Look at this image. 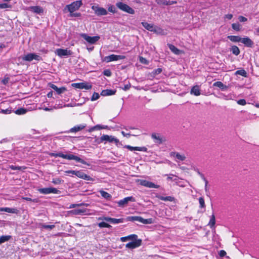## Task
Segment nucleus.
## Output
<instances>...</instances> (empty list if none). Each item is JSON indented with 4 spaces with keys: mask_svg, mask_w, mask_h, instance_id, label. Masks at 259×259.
I'll return each mask as SVG.
<instances>
[{
    "mask_svg": "<svg viewBox=\"0 0 259 259\" xmlns=\"http://www.w3.org/2000/svg\"><path fill=\"white\" fill-rule=\"evenodd\" d=\"M29 9L36 14H41L44 12L43 9L40 6H31L29 7Z\"/></svg>",
    "mask_w": 259,
    "mask_h": 259,
    "instance_id": "nucleus-19",
    "label": "nucleus"
},
{
    "mask_svg": "<svg viewBox=\"0 0 259 259\" xmlns=\"http://www.w3.org/2000/svg\"><path fill=\"white\" fill-rule=\"evenodd\" d=\"M213 87H218L220 89H221L222 91H225L227 90L228 88V87L224 84L221 81H217L213 83Z\"/></svg>",
    "mask_w": 259,
    "mask_h": 259,
    "instance_id": "nucleus-24",
    "label": "nucleus"
},
{
    "mask_svg": "<svg viewBox=\"0 0 259 259\" xmlns=\"http://www.w3.org/2000/svg\"><path fill=\"white\" fill-rule=\"evenodd\" d=\"M138 182L142 186H145L147 188H159L160 187L159 185H156L153 183L147 181L146 180H138Z\"/></svg>",
    "mask_w": 259,
    "mask_h": 259,
    "instance_id": "nucleus-9",
    "label": "nucleus"
},
{
    "mask_svg": "<svg viewBox=\"0 0 259 259\" xmlns=\"http://www.w3.org/2000/svg\"><path fill=\"white\" fill-rule=\"evenodd\" d=\"M215 223V217L213 214H212L210 219V221H209V222L208 225H209L210 226V227L211 228H212L213 227H214Z\"/></svg>",
    "mask_w": 259,
    "mask_h": 259,
    "instance_id": "nucleus-37",
    "label": "nucleus"
},
{
    "mask_svg": "<svg viewBox=\"0 0 259 259\" xmlns=\"http://www.w3.org/2000/svg\"><path fill=\"white\" fill-rule=\"evenodd\" d=\"M10 235H3L0 237V244L9 241L11 238Z\"/></svg>",
    "mask_w": 259,
    "mask_h": 259,
    "instance_id": "nucleus-32",
    "label": "nucleus"
},
{
    "mask_svg": "<svg viewBox=\"0 0 259 259\" xmlns=\"http://www.w3.org/2000/svg\"><path fill=\"white\" fill-rule=\"evenodd\" d=\"M157 4L161 5H171V3L168 2L165 0H158Z\"/></svg>",
    "mask_w": 259,
    "mask_h": 259,
    "instance_id": "nucleus-43",
    "label": "nucleus"
},
{
    "mask_svg": "<svg viewBox=\"0 0 259 259\" xmlns=\"http://www.w3.org/2000/svg\"><path fill=\"white\" fill-rule=\"evenodd\" d=\"M152 32L158 34H163V30L160 27L155 26H154Z\"/></svg>",
    "mask_w": 259,
    "mask_h": 259,
    "instance_id": "nucleus-36",
    "label": "nucleus"
},
{
    "mask_svg": "<svg viewBox=\"0 0 259 259\" xmlns=\"http://www.w3.org/2000/svg\"><path fill=\"white\" fill-rule=\"evenodd\" d=\"M141 24H142V26L147 30H148L150 31H151V32L153 31V28L155 26L153 24H149V23H148L147 22H142L141 23Z\"/></svg>",
    "mask_w": 259,
    "mask_h": 259,
    "instance_id": "nucleus-27",
    "label": "nucleus"
},
{
    "mask_svg": "<svg viewBox=\"0 0 259 259\" xmlns=\"http://www.w3.org/2000/svg\"><path fill=\"white\" fill-rule=\"evenodd\" d=\"M108 11L110 12H112L113 13H114L116 12V9H115V7H114V6L113 5H111L109 6V7L108 8Z\"/></svg>",
    "mask_w": 259,
    "mask_h": 259,
    "instance_id": "nucleus-52",
    "label": "nucleus"
},
{
    "mask_svg": "<svg viewBox=\"0 0 259 259\" xmlns=\"http://www.w3.org/2000/svg\"><path fill=\"white\" fill-rule=\"evenodd\" d=\"M151 137L153 139L155 140V142H157L159 144H161L164 141L162 138L161 137L159 134L156 133H153L151 135Z\"/></svg>",
    "mask_w": 259,
    "mask_h": 259,
    "instance_id": "nucleus-23",
    "label": "nucleus"
},
{
    "mask_svg": "<svg viewBox=\"0 0 259 259\" xmlns=\"http://www.w3.org/2000/svg\"><path fill=\"white\" fill-rule=\"evenodd\" d=\"M124 147L128 149V150H130L131 151H134V150H135V147H132L130 145H125Z\"/></svg>",
    "mask_w": 259,
    "mask_h": 259,
    "instance_id": "nucleus-58",
    "label": "nucleus"
},
{
    "mask_svg": "<svg viewBox=\"0 0 259 259\" xmlns=\"http://www.w3.org/2000/svg\"><path fill=\"white\" fill-rule=\"evenodd\" d=\"M71 85L76 89H79L90 90L92 88V85L87 82L73 83H72Z\"/></svg>",
    "mask_w": 259,
    "mask_h": 259,
    "instance_id": "nucleus-6",
    "label": "nucleus"
},
{
    "mask_svg": "<svg viewBox=\"0 0 259 259\" xmlns=\"http://www.w3.org/2000/svg\"><path fill=\"white\" fill-rule=\"evenodd\" d=\"M191 94H193L195 96H198L200 95V87L199 86L196 85L194 86L190 92Z\"/></svg>",
    "mask_w": 259,
    "mask_h": 259,
    "instance_id": "nucleus-25",
    "label": "nucleus"
},
{
    "mask_svg": "<svg viewBox=\"0 0 259 259\" xmlns=\"http://www.w3.org/2000/svg\"><path fill=\"white\" fill-rule=\"evenodd\" d=\"M121 134L124 136V137H126L127 138L130 137L132 135L130 133H125L123 131H122L121 132Z\"/></svg>",
    "mask_w": 259,
    "mask_h": 259,
    "instance_id": "nucleus-62",
    "label": "nucleus"
},
{
    "mask_svg": "<svg viewBox=\"0 0 259 259\" xmlns=\"http://www.w3.org/2000/svg\"><path fill=\"white\" fill-rule=\"evenodd\" d=\"M100 192V194H101V195L104 197V198L107 199V200H109L111 198L112 196L111 195L107 193V192L105 191H103V190H100L99 191Z\"/></svg>",
    "mask_w": 259,
    "mask_h": 259,
    "instance_id": "nucleus-31",
    "label": "nucleus"
},
{
    "mask_svg": "<svg viewBox=\"0 0 259 259\" xmlns=\"http://www.w3.org/2000/svg\"><path fill=\"white\" fill-rule=\"evenodd\" d=\"M100 97V96H99V94L97 93H94L93 95H92V97L91 98V100L92 101H95V100H97V99H98Z\"/></svg>",
    "mask_w": 259,
    "mask_h": 259,
    "instance_id": "nucleus-47",
    "label": "nucleus"
},
{
    "mask_svg": "<svg viewBox=\"0 0 259 259\" xmlns=\"http://www.w3.org/2000/svg\"><path fill=\"white\" fill-rule=\"evenodd\" d=\"M199 176L201 177V179L204 181L205 183L208 184V181L205 178L203 174L201 173V174H200Z\"/></svg>",
    "mask_w": 259,
    "mask_h": 259,
    "instance_id": "nucleus-59",
    "label": "nucleus"
},
{
    "mask_svg": "<svg viewBox=\"0 0 259 259\" xmlns=\"http://www.w3.org/2000/svg\"><path fill=\"white\" fill-rule=\"evenodd\" d=\"M235 74H236L240 75H241L242 76H244V77H246L247 73H246V71L245 70L241 69V70H237L235 72Z\"/></svg>",
    "mask_w": 259,
    "mask_h": 259,
    "instance_id": "nucleus-39",
    "label": "nucleus"
},
{
    "mask_svg": "<svg viewBox=\"0 0 259 259\" xmlns=\"http://www.w3.org/2000/svg\"><path fill=\"white\" fill-rule=\"evenodd\" d=\"M116 93L115 90L110 89H106L103 90L101 93V95L102 96H111L114 95Z\"/></svg>",
    "mask_w": 259,
    "mask_h": 259,
    "instance_id": "nucleus-20",
    "label": "nucleus"
},
{
    "mask_svg": "<svg viewBox=\"0 0 259 259\" xmlns=\"http://www.w3.org/2000/svg\"><path fill=\"white\" fill-rule=\"evenodd\" d=\"M86 126L85 124H80L74 126L70 130L71 133H76L83 130Z\"/></svg>",
    "mask_w": 259,
    "mask_h": 259,
    "instance_id": "nucleus-21",
    "label": "nucleus"
},
{
    "mask_svg": "<svg viewBox=\"0 0 259 259\" xmlns=\"http://www.w3.org/2000/svg\"><path fill=\"white\" fill-rule=\"evenodd\" d=\"M51 87L55 91H56L58 94H61L66 90V88L64 87L59 88L56 85L53 84H51Z\"/></svg>",
    "mask_w": 259,
    "mask_h": 259,
    "instance_id": "nucleus-26",
    "label": "nucleus"
},
{
    "mask_svg": "<svg viewBox=\"0 0 259 259\" xmlns=\"http://www.w3.org/2000/svg\"><path fill=\"white\" fill-rule=\"evenodd\" d=\"M139 61L141 63L147 65L149 63L148 60H147L145 58L141 56L139 57Z\"/></svg>",
    "mask_w": 259,
    "mask_h": 259,
    "instance_id": "nucleus-46",
    "label": "nucleus"
},
{
    "mask_svg": "<svg viewBox=\"0 0 259 259\" xmlns=\"http://www.w3.org/2000/svg\"><path fill=\"white\" fill-rule=\"evenodd\" d=\"M63 182V181L61 180L60 178L53 179L52 180V183L55 185L60 184Z\"/></svg>",
    "mask_w": 259,
    "mask_h": 259,
    "instance_id": "nucleus-42",
    "label": "nucleus"
},
{
    "mask_svg": "<svg viewBox=\"0 0 259 259\" xmlns=\"http://www.w3.org/2000/svg\"><path fill=\"white\" fill-rule=\"evenodd\" d=\"M0 211H6L9 213L17 214L19 210L17 208L9 207H0Z\"/></svg>",
    "mask_w": 259,
    "mask_h": 259,
    "instance_id": "nucleus-18",
    "label": "nucleus"
},
{
    "mask_svg": "<svg viewBox=\"0 0 259 259\" xmlns=\"http://www.w3.org/2000/svg\"><path fill=\"white\" fill-rule=\"evenodd\" d=\"M98 226L100 228H108L111 227V226L104 222H100L98 224Z\"/></svg>",
    "mask_w": 259,
    "mask_h": 259,
    "instance_id": "nucleus-38",
    "label": "nucleus"
},
{
    "mask_svg": "<svg viewBox=\"0 0 259 259\" xmlns=\"http://www.w3.org/2000/svg\"><path fill=\"white\" fill-rule=\"evenodd\" d=\"M51 156H53L55 157H60L61 158H63L64 159H66L68 160H74L77 162H80L83 164H86L88 165H90L89 163H88L86 161H85L84 160L82 159L81 158H79V157L75 156L74 155H73L72 154H64L61 152L59 153H51L49 154Z\"/></svg>",
    "mask_w": 259,
    "mask_h": 259,
    "instance_id": "nucleus-1",
    "label": "nucleus"
},
{
    "mask_svg": "<svg viewBox=\"0 0 259 259\" xmlns=\"http://www.w3.org/2000/svg\"><path fill=\"white\" fill-rule=\"evenodd\" d=\"M92 9L94 10L95 14L97 16H104L107 14V10L102 7L97 6H93Z\"/></svg>",
    "mask_w": 259,
    "mask_h": 259,
    "instance_id": "nucleus-11",
    "label": "nucleus"
},
{
    "mask_svg": "<svg viewBox=\"0 0 259 259\" xmlns=\"http://www.w3.org/2000/svg\"><path fill=\"white\" fill-rule=\"evenodd\" d=\"M199 176L201 177V179L204 181L205 183L208 184V181L205 178L203 174L201 173V174H200Z\"/></svg>",
    "mask_w": 259,
    "mask_h": 259,
    "instance_id": "nucleus-60",
    "label": "nucleus"
},
{
    "mask_svg": "<svg viewBox=\"0 0 259 259\" xmlns=\"http://www.w3.org/2000/svg\"><path fill=\"white\" fill-rule=\"evenodd\" d=\"M85 212V209H75L71 211V212L75 215H81L84 214Z\"/></svg>",
    "mask_w": 259,
    "mask_h": 259,
    "instance_id": "nucleus-28",
    "label": "nucleus"
},
{
    "mask_svg": "<svg viewBox=\"0 0 259 259\" xmlns=\"http://www.w3.org/2000/svg\"><path fill=\"white\" fill-rule=\"evenodd\" d=\"M135 150L140 151H146L147 148L145 147H135Z\"/></svg>",
    "mask_w": 259,
    "mask_h": 259,
    "instance_id": "nucleus-50",
    "label": "nucleus"
},
{
    "mask_svg": "<svg viewBox=\"0 0 259 259\" xmlns=\"http://www.w3.org/2000/svg\"><path fill=\"white\" fill-rule=\"evenodd\" d=\"M69 16L70 17H80L81 16V14L79 13H74L73 12H70Z\"/></svg>",
    "mask_w": 259,
    "mask_h": 259,
    "instance_id": "nucleus-54",
    "label": "nucleus"
},
{
    "mask_svg": "<svg viewBox=\"0 0 259 259\" xmlns=\"http://www.w3.org/2000/svg\"><path fill=\"white\" fill-rule=\"evenodd\" d=\"M12 6L7 3H2L0 4V9H7V8H11Z\"/></svg>",
    "mask_w": 259,
    "mask_h": 259,
    "instance_id": "nucleus-41",
    "label": "nucleus"
},
{
    "mask_svg": "<svg viewBox=\"0 0 259 259\" xmlns=\"http://www.w3.org/2000/svg\"><path fill=\"white\" fill-rule=\"evenodd\" d=\"M171 156L176 157L178 159L181 161H184L186 159V156L184 154H180L179 153L172 152L170 154Z\"/></svg>",
    "mask_w": 259,
    "mask_h": 259,
    "instance_id": "nucleus-22",
    "label": "nucleus"
},
{
    "mask_svg": "<svg viewBox=\"0 0 259 259\" xmlns=\"http://www.w3.org/2000/svg\"><path fill=\"white\" fill-rule=\"evenodd\" d=\"M233 53L235 55H238L240 53V50H232Z\"/></svg>",
    "mask_w": 259,
    "mask_h": 259,
    "instance_id": "nucleus-64",
    "label": "nucleus"
},
{
    "mask_svg": "<svg viewBox=\"0 0 259 259\" xmlns=\"http://www.w3.org/2000/svg\"><path fill=\"white\" fill-rule=\"evenodd\" d=\"M199 203L200 204V207L201 208H204L205 207V204L204 202V199L203 197H200L199 198Z\"/></svg>",
    "mask_w": 259,
    "mask_h": 259,
    "instance_id": "nucleus-40",
    "label": "nucleus"
},
{
    "mask_svg": "<svg viewBox=\"0 0 259 259\" xmlns=\"http://www.w3.org/2000/svg\"><path fill=\"white\" fill-rule=\"evenodd\" d=\"M55 53L61 58L64 56H70L72 54L70 50H56Z\"/></svg>",
    "mask_w": 259,
    "mask_h": 259,
    "instance_id": "nucleus-12",
    "label": "nucleus"
},
{
    "mask_svg": "<svg viewBox=\"0 0 259 259\" xmlns=\"http://www.w3.org/2000/svg\"><path fill=\"white\" fill-rule=\"evenodd\" d=\"M171 51L174 54L177 55H181L184 53L182 50H171Z\"/></svg>",
    "mask_w": 259,
    "mask_h": 259,
    "instance_id": "nucleus-45",
    "label": "nucleus"
},
{
    "mask_svg": "<svg viewBox=\"0 0 259 259\" xmlns=\"http://www.w3.org/2000/svg\"><path fill=\"white\" fill-rule=\"evenodd\" d=\"M156 197H157V198H158L160 200H163V201H171H171H174V200H175L174 197H171V196L164 197V196H162L158 195V196H157Z\"/></svg>",
    "mask_w": 259,
    "mask_h": 259,
    "instance_id": "nucleus-30",
    "label": "nucleus"
},
{
    "mask_svg": "<svg viewBox=\"0 0 259 259\" xmlns=\"http://www.w3.org/2000/svg\"><path fill=\"white\" fill-rule=\"evenodd\" d=\"M241 42L244 44L246 47L252 48L253 47V42L248 37L242 38Z\"/></svg>",
    "mask_w": 259,
    "mask_h": 259,
    "instance_id": "nucleus-17",
    "label": "nucleus"
},
{
    "mask_svg": "<svg viewBox=\"0 0 259 259\" xmlns=\"http://www.w3.org/2000/svg\"><path fill=\"white\" fill-rule=\"evenodd\" d=\"M142 241L141 239H138L135 241L127 243L125 245L126 248L130 249H134L140 246L141 245Z\"/></svg>",
    "mask_w": 259,
    "mask_h": 259,
    "instance_id": "nucleus-15",
    "label": "nucleus"
},
{
    "mask_svg": "<svg viewBox=\"0 0 259 259\" xmlns=\"http://www.w3.org/2000/svg\"><path fill=\"white\" fill-rule=\"evenodd\" d=\"M9 78L8 77L5 78L2 80V82L4 84H6L8 83Z\"/></svg>",
    "mask_w": 259,
    "mask_h": 259,
    "instance_id": "nucleus-61",
    "label": "nucleus"
},
{
    "mask_svg": "<svg viewBox=\"0 0 259 259\" xmlns=\"http://www.w3.org/2000/svg\"><path fill=\"white\" fill-rule=\"evenodd\" d=\"M108 141L110 143L114 142L118 144L119 143V141L118 139L115 138L114 137L112 136H109L107 135H103L100 139L99 141H98V143H102L103 141Z\"/></svg>",
    "mask_w": 259,
    "mask_h": 259,
    "instance_id": "nucleus-5",
    "label": "nucleus"
},
{
    "mask_svg": "<svg viewBox=\"0 0 259 259\" xmlns=\"http://www.w3.org/2000/svg\"><path fill=\"white\" fill-rule=\"evenodd\" d=\"M130 87H131V84H125V85H124V88H123V89L124 91H127V90L130 89Z\"/></svg>",
    "mask_w": 259,
    "mask_h": 259,
    "instance_id": "nucleus-63",
    "label": "nucleus"
},
{
    "mask_svg": "<svg viewBox=\"0 0 259 259\" xmlns=\"http://www.w3.org/2000/svg\"><path fill=\"white\" fill-rule=\"evenodd\" d=\"M226 255V252L224 250H221L219 252V255L221 257H224Z\"/></svg>",
    "mask_w": 259,
    "mask_h": 259,
    "instance_id": "nucleus-55",
    "label": "nucleus"
},
{
    "mask_svg": "<svg viewBox=\"0 0 259 259\" xmlns=\"http://www.w3.org/2000/svg\"><path fill=\"white\" fill-rule=\"evenodd\" d=\"M124 58H125V56H122V55H116L112 54V55H109L108 56H106L104 58L103 60H104V61H105L107 63H108V62H110L111 61L121 60V59H124Z\"/></svg>",
    "mask_w": 259,
    "mask_h": 259,
    "instance_id": "nucleus-10",
    "label": "nucleus"
},
{
    "mask_svg": "<svg viewBox=\"0 0 259 259\" xmlns=\"http://www.w3.org/2000/svg\"><path fill=\"white\" fill-rule=\"evenodd\" d=\"M27 112V110L24 108H20L14 111L17 115L24 114Z\"/></svg>",
    "mask_w": 259,
    "mask_h": 259,
    "instance_id": "nucleus-33",
    "label": "nucleus"
},
{
    "mask_svg": "<svg viewBox=\"0 0 259 259\" xmlns=\"http://www.w3.org/2000/svg\"><path fill=\"white\" fill-rule=\"evenodd\" d=\"M129 201L135 202V198L133 196L127 197L119 201L117 203L119 206L123 207L125 205L127 204Z\"/></svg>",
    "mask_w": 259,
    "mask_h": 259,
    "instance_id": "nucleus-14",
    "label": "nucleus"
},
{
    "mask_svg": "<svg viewBox=\"0 0 259 259\" xmlns=\"http://www.w3.org/2000/svg\"><path fill=\"white\" fill-rule=\"evenodd\" d=\"M80 36L90 44H94L96 43L100 39V37L99 36H90L85 33H82L80 34Z\"/></svg>",
    "mask_w": 259,
    "mask_h": 259,
    "instance_id": "nucleus-7",
    "label": "nucleus"
},
{
    "mask_svg": "<svg viewBox=\"0 0 259 259\" xmlns=\"http://www.w3.org/2000/svg\"><path fill=\"white\" fill-rule=\"evenodd\" d=\"M75 176L77 177L87 181H92L93 179L89 176L84 174L81 170H76Z\"/></svg>",
    "mask_w": 259,
    "mask_h": 259,
    "instance_id": "nucleus-16",
    "label": "nucleus"
},
{
    "mask_svg": "<svg viewBox=\"0 0 259 259\" xmlns=\"http://www.w3.org/2000/svg\"><path fill=\"white\" fill-rule=\"evenodd\" d=\"M237 103L240 105H245L246 104V102L244 99H240L237 101Z\"/></svg>",
    "mask_w": 259,
    "mask_h": 259,
    "instance_id": "nucleus-53",
    "label": "nucleus"
},
{
    "mask_svg": "<svg viewBox=\"0 0 259 259\" xmlns=\"http://www.w3.org/2000/svg\"><path fill=\"white\" fill-rule=\"evenodd\" d=\"M1 112L4 114H10L11 113V110L9 109H7L6 110H2Z\"/></svg>",
    "mask_w": 259,
    "mask_h": 259,
    "instance_id": "nucleus-56",
    "label": "nucleus"
},
{
    "mask_svg": "<svg viewBox=\"0 0 259 259\" xmlns=\"http://www.w3.org/2000/svg\"><path fill=\"white\" fill-rule=\"evenodd\" d=\"M238 20L240 21V22H245L247 21V18L243 17V16H239L238 17Z\"/></svg>",
    "mask_w": 259,
    "mask_h": 259,
    "instance_id": "nucleus-57",
    "label": "nucleus"
},
{
    "mask_svg": "<svg viewBox=\"0 0 259 259\" xmlns=\"http://www.w3.org/2000/svg\"><path fill=\"white\" fill-rule=\"evenodd\" d=\"M161 72H162L161 68H157V69L153 70V71L152 72V73L154 75H156L160 74Z\"/></svg>",
    "mask_w": 259,
    "mask_h": 259,
    "instance_id": "nucleus-49",
    "label": "nucleus"
},
{
    "mask_svg": "<svg viewBox=\"0 0 259 259\" xmlns=\"http://www.w3.org/2000/svg\"><path fill=\"white\" fill-rule=\"evenodd\" d=\"M99 220H105L107 222L113 223V224H119L121 223H123L124 221L123 218L121 219H115L112 218L110 217H104L103 218H100Z\"/></svg>",
    "mask_w": 259,
    "mask_h": 259,
    "instance_id": "nucleus-13",
    "label": "nucleus"
},
{
    "mask_svg": "<svg viewBox=\"0 0 259 259\" xmlns=\"http://www.w3.org/2000/svg\"><path fill=\"white\" fill-rule=\"evenodd\" d=\"M232 28L236 31H239L240 29V25L238 23H233L232 24Z\"/></svg>",
    "mask_w": 259,
    "mask_h": 259,
    "instance_id": "nucleus-44",
    "label": "nucleus"
},
{
    "mask_svg": "<svg viewBox=\"0 0 259 259\" xmlns=\"http://www.w3.org/2000/svg\"><path fill=\"white\" fill-rule=\"evenodd\" d=\"M140 223L144 224H151L153 223V220L152 218L145 219L141 217Z\"/></svg>",
    "mask_w": 259,
    "mask_h": 259,
    "instance_id": "nucleus-34",
    "label": "nucleus"
},
{
    "mask_svg": "<svg viewBox=\"0 0 259 259\" xmlns=\"http://www.w3.org/2000/svg\"><path fill=\"white\" fill-rule=\"evenodd\" d=\"M141 219V217L140 216H129L127 217L125 220L126 221H132V222H135V221H138L140 222Z\"/></svg>",
    "mask_w": 259,
    "mask_h": 259,
    "instance_id": "nucleus-29",
    "label": "nucleus"
},
{
    "mask_svg": "<svg viewBox=\"0 0 259 259\" xmlns=\"http://www.w3.org/2000/svg\"><path fill=\"white\" fill-rule=\"evenodd\" d=\"M116 6L120 10L127 12L131 14H134L135 13V11L127 5L124 4L122 2H118L116 3Z\"/></svg>",
    "mask_w": 259,
    "mask_h": 259,
    "instance_id": "nucleus-4",
    "label": "nucleus"
},
{
    "mask_svg": "<svg viewBox=\"0 0 259 259\" xmlns=\"http://www.w3.org/2000/svg\"><path fill=\"white\" fill-rule=\"evenodd\" d=\"M228 38L232 41L241 42V37L238 36H229Z\"/></svg>",
    "mask_w": 259,
    "mask_h": 259,
    "instance_id": "nucleus-35",
    "label": "nucleus"
},
{
    "mask_svg": "<svg viewBox=\"0 0 259 259\" xmlns=\"http://www.w3.org/2000/svg\"><path fill=\"white\" fill-rule=\"evenodd\" d=\"M82 3L81 1H76L73 2L70 5L66 6L65 9H67L69 12H74L79 9Z\"/></svg>",
    "mask_w": 259,
    "mask_h": 259,
    "instance_id": "nucleus-3",
    "label": "nucleus"
},
{
    "mask_svg": "<svg viewBox=\"0 0 259 259\" xmlns=\"http://www.w3.org/2000/svg\"><path fill=\"white\" fill-rule=\"evenodd\" d=\"M103 74L107 76H110L111 75V72L109 69H106L103 71Z\"/></svg>",
    "mask_w": 259,
    "mask_h": 259,
    "instance_id": "nucleus-51",
    "label": "nucleus"
},
{
    "mask_svg": "<svg viewBox=\"0 0 259 259\" xmlns=\"http://www.w3.org/2000/svg\"><path fill=\"white\" fill-rule=\"evenodd\" d=\"M18 59L19 60H21L22 61L25 62H31L33 60H36L37 61L42 60V58L39 55L33 53H24L23 55L20 56L18 58Z\"/></svg>",
    "mask_w": 259,
    "mask_h": 259,
    "instance_id": "nucleus-2",
    "label": "nucleus"
},
{
    "mask_svg": "<svg viewBox=\"0 0 259 259\" xmlns=\"http://www.w3.org/2000/svg\"><path fill=\"white\" fill-rule=\"evenodd\" d=\"M42 226V228H44V229H52L53 228H55V225H45V224H42L41 225Z\"/></svg>",
    "mask_w": 259,
    "mask_h": 259,
    "instance_id": "nucleus-48",
    "label": "nucleus"
},
{
    "mask_svg": "<svg viewBox=\"0 0 259 259\" xmlns=\"http://www.w3.org/2000/svg\"><path fill=\"white\" fill-rule=\"evenodd\" d=\"M38 192L41 194H48L50 193L59 194L60 191L55 188L49 187L39 189Z\"/></svg>",
    "mask_w": 259,
    "mask_h": 259,
    "instance_id": "nucleus-8",
    "label": "nucleus"
}]
</instances>
